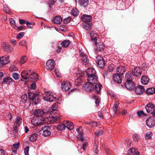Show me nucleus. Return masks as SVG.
I'll return each mask as SVG.
<instances>
[{"label": "nucleus", "mask_w": 155, "mask_h": 155, "mask_svg": "<svg viewBox=\"0 0 155 155\" xmlns=\"http://www.w3.org/2000/svg\"><path fill=\"white\" fill-rule=\"evenodd\" d=\"M113 79L114 82L120 83L122 81V78L120 74H115L113 76Z\"/></svg>", "instance_id": "obj_20"}, {"label": "nucleus", "mask_w": 155, "mask_h": 155, "mask_svg": "<svg viewBox=\"0 0 155 155\" xmlns=\"http://www.w3.org/2000/svg\"><path fill=\"white\" fill-rule=\"evenodd\" d=\"M55 62L53 60H49L46 63V68L48 70H52L55 66Z\"/></svg>", "instance_id": "obj_13"}, {"label": "nucleus", "mask_w": 155, "mask_h": 155, "mask_svg": "<svg viewBox=\"0 0 155 155\" xmlns=\"http://www.w3.org/2000/svg\"><path fill=\"white\" fill-rule=\"evenodd\" d=\"M46 113L45 112L41 109H38L35 110L34 112V114L37 117H40L41 118H46L48 119L47 117H45L46 116Z\"/></svg>", "instance_id": "obj_11"}, {"label": "nucleus", "mask_w": 155, "mask_h": 155, "mask_svg": "<svg viewBox=\"0 0 155 155\" xmlns=\"http://www.w3.org/2000/svg\"><path fill=\"white\" fill-rule=\"evenodd\" d=\"M43 97L45 100L50 102H54L57 99L56 94L50 91L46 92L43 94Z\"/></svg>", "instance_id": "obj_2"}, {"label": "nucleus", "mask_w": 155, "mask_h": 155, "mask_svg": "<svg viewBox=\"0 0 155 155\" xmlns=\"http://www.w3.org/2000/svg\"><path fill=\"white\" fill-rule=\"evenodd\" d=\"M89 0H78V2L79 4L84 7H87L88 5Z\"/></svg>", "instance_id": "obj_26"}, {"label": "nucleus", "mask_w": 155, "mask_h": 155, "mask_svg": "<svg viewBox=\"0 0 155 155\" xmlns=\"http://www.w3.org/2000/svg\"><path fill=\"white\" fill-rule=\"evenodd\" d=\"M81 19L82 21L87 22L91 21L92 17L90 15H84L81 17Z\"/></svg>", "instance_id": "obj_24"}, {"label": "nucleus", "mask_w": 155, "mask_h": 155, "mask_svg": "<svg viewBox=\"0 0 155 155\" xmlns=\"http://www.w3.org/2000/svg\"><path fill=\"white\" fill-rule=\"evenodd\" d=\"M21 98L22 99V101L24 102L26 101L27 100V96L26 94H24L21 96Z\"/></svg>", "instance_id": "obj_48"}, {"label": "nucleus", "mask_w": 155, "mask_h": 155, "mask_svg": "<svg viewBox=\"0 0 155 155\" xmlns=\"http://www.w3.org/2000/svg\"><path fill=\"white\" fill-rule=\"evenodd\" d=\"M71 17H68L65 18L63 20V22L65 24H68L71 21Z\"/></svg>", "instance_id": "obj_46"}, {"label": "nucleus", "mask_w": 155, "mask_h": 155, "mask_svg": "<svg viewBox=\"0 0 155 155\" xmlns=\"http://www.w3.org/2000/svg\"><path fill=\"white\" fill-rule=\"evenodd\" d=\"M52 109L54 110L52 112H51V114L49 115L50 118H51L52 120L53 121H55L56 120H58L60 119V117L59 116H57L55 115H52V113L53 112H55L54 110H55L58 107V106L56 103L54 104L52 107Z\"/></svg>", "instance_id": "obj_6"}, {"label": "nucleus", "mask_w": 155, "mask_h": 155, "mask_svg": "<svg viewBox=\"0 0 155 155\" xmlns=\"http://www.w3.org/2000/svg\"><path fill=\"white\" fill-rule=\"evenodd\" d=\"M145 108L147 113L152 114L155 117V105L150 103L147 104L145 106Z\"/></svg>", "instance_id": "obj_4"}, {"label": "nucleus", "mask_w": 155, "mask_h": 155, "mask_svg": "<svg viewBox=\"0 0 155 155\" xmlns=\"http://www.w3.org/2000/svg\"><path fill=\"white\" fill-rule=\"evenodd\" d=\"M89 125L92 127H95L97 126V124L95 122H89Z\"/></svg>", "instance_id": "obj_55"}, {"label": "nucleus", "mask_w": 155, "mask_h": 155, "mask_svg": "<svg viewBox=\"0 0 155 155\" xmlns=\"http://www.w3.org/2000/svg\"><path fill=\"white\" fill-rule=\"evenodd\" d=\"M2 49L4 51H6L8 53H11L13 51L12 48L7 42H3L2 44Z\"/></svg>", "instance_id": "obj_8"}, {"label": "nucleus", "mask_w": 155, "mask_h": 155, "mask_svg": "<svg viewBox=\"0 0 155 155\" xmlns=\"http://www.w3.org/2000/svg\"><path fill=\"white\" fill-rule=\"evenodd\" d=\"M19 145L20 143H18L16 144H14L13 145V148L17 149L19 148Z\"/></svg>", "instance_id": "obj_54"}, {"label": "nucleus", "mask_w": 155, "mask_h": 155, "mask_svg": "<svg viewBox=\"0 0 155 155\" xmlns=\"http://www.w3.org/2000/svg\"><path fill=\"white\" fill-rule=\"evenodd\" d=\"M12 78L9 77H7L5 78L3 80V82L5 84H8L12 81Z\"/></svg>", "instance_id": "obj_38"}, {"label": "nucleus", "mask_w": 155, "mask_h": 155, "mask_svg": "<svg viewBox=\"0 0 155 155\" xmlns=\"http://www.w3.org/2000/svg\"><path fill=\"white\" fill-rule=\"evenodd\" d=\"M65 128L70 130H73L74 128V124L72 122H70L68 121H65Z\"/></svg>", "instance_id": "obj_28"}, {"label": "nucleus", "mask_w": 155, "mask_h": 155, "mask_svg": "<svg viewBox=\"0 0 155 155\" xmlns=\"http://www.w3.org/2000/svg\"><path fill=\"white\" fill-rule=\"evenodd\" d=\"M71 84L69 81H64L61 85V89L63 91H67L70 90L71 87Z\"/></svg>", "instance_id": "obj_7"}, {"label": "nucleus", "mask_w": 155, "mask_h": 155, "mask_svg": "<svg viewBox=\"0 0 155 155\" xmlns=\"http://www.w3.org/2000/svg\"><path fill=\"white\" fill-rule=\"evenodd\" d=\"M24 35V33L23 32L18 33L17 35V38L20 39Z\"/></svg>", "instance_id": "obj_51"}, {"label": "nucleus", "mask_w": 155, "mask_h": 155, "mask_svg": "<svg viewBox=\"0 0 155 155\" xmlns=\"http://www.w3.org/2000/svg\"><path fill=\"white\" fill-rule=\"evenodd\" d=\"M128 155H140L138 150L135 148H131L127 151Z\"/></svg>", "instance_id": "obj_18"}, {"label": "nucleus", "mask_w": 155, "mask_h": 155, "mask_svg": "<svg viewBox=\"0 0 155 155\" xmlns=\"http://www.w3.org/2000/svg\"><path fill=\"white\" fill-rule=\"evenodd\" d=\"M27 60V57L25 56H23L21 58L20 62L21 64H23L26 62Z\"/></svg>", "instance_id": "obj_36"}, {"label": "nucleus", "mask_w": 155, "mask_h": 155, "mask_svg": "<svg viewBox=\"0 0 155 155\" xmlns=\"http://www.w3.org/2000/svg\"><path fill=\"white\" fill-rule=\"evenodd\" d=\"M137 114L139 117H141L142 116H145V114L142 111H138L137 113Z\"/></svg>", "instance_id": "obj_52"}, {"label": "nucleus", "mask_w": 155, "mask_h": 155, "mask_svg": "<svg viewBox=\"0 0 155 155\" xmlns=\"http://www.w3.org/2000/svg\"><path fill=\"white\" fill-rule=\"evenodd\" d=\"M70 44V41L68 40H65L62 41L61 43L62 46L64 48L68 47Z\"/></svg>", "instance_id": "obj_32"}, {"label": "nucleus", "mask_w": 155, "mask_h": 155, "mask_svg": "<svg viewBox=\"0 0 155 155\" xmlns=\"http://www.w3.org/2000/svg\"><path fill=\"white\" fill-rule=\"evenodd\" d=\"M117 71L119 72L120 74H122L126 71V68L123 66H120L117 68Z\"/></svg>", "instance_id": "obj_27"}, {"label": "nucleus", "mask_w": 155, "mask_h": 155, "mask_svg": "<svg viewBox=\"0 0 155 155\" xmlns=\"http://www.w3.org/2000/svg\"><path fill=\"white\" fill-rule=\"evenodd\" d=\"M124 86L129 90H131L134 87V83L132 81H127L125 83Z\"/></svg>", "instance_id": "obj_17"}, {"label": "nucleus", "mask_w": 155, "mask_h": 155, "mask_svg": "<svg viewBox=\"0 0 155 155\" xmlns=\"http://www.w3.org/2000/svg\"><path fill=\"white\" fill-rule=\"evenodd\" d=\"M149 81V79L148 76H143L141 80V83L144 85L147 84Z\"/></svg>", "instance_id": "obj_29"}, {"label": "nucleus", "mask_w": 155, "mask_h": 155, "mask_svg": "<svg viewBox=\"0 0 155 155\" xmlns=\"http://www.w3.org/2000/svg\"><path fill=\"white\" fill-rule=\"evenodd\" d=\"M46 118H41L40 117H36L34 118L31 120L32 124L35 126H37L42 124L44 121H46Z\"/></svg>", "instance_id": "obj_5"}, {"label": "nucleus", "mask_w": 155, "mask_h": 155, "mask_svg": "<svg viewBox=\"0 0 155 155\" xmlns=\"http://www.w3.org/2000/svg\"><path fill=\"white\" fill-rule=\"evenodd\" d=\"M3 10L6 13L9 14H10L11 13V12L10 11L8 7H7L6 6H4Z\"/></svg>", "instance_id": "obj_49"}, {"label": "nucleus", "mask_w": 155, "mask_h": 155, "mask_svg": "<svg viewBox=\"0 0 155 155\" xmlns=\"http://www.w3.org/2000/svg\"><path fill=\"white\" fill-rule=\"evenodd\" d=\"M22 118L20 117H17L15 120V123L18 126H19L22 122Z\"/></svg>", "instance_id": "obj_39"}, {"label": "nucleus", "mask_w": 155, "mask_h": 155, "mask_svg": "<svg viewBox=\"0 0 155 155\" xmlns=\"http://www.w3.org/2000/svg\"><path fill=\"white\" fill-rule=\"evenodd\" d=\"M71 13L73 16H76L78 15L79 12L77 10L76 8H75L71 10Z\"/></svg>", "instance_id": "obj_41"}, {"label": "nucleus", "mask_w": 155, "mask_h": 155, "mask_svg": "<svg viewBox=\"0 0 155 155\" xmlns=\"http://www.w3.org/2000/svg\"><path fill=\"white\" fill-rule=\"evenodd\" d=\"M24 153L25 155H28V152L29 150V147H26L24 149Z\"/></svg>", "instance_id": "obj_53"}, {"label": "nucleus", "mask_w": 155, "mask_h": 155, "mask_svg": "<svg viewBox=\"0 0 155 155\" xmlns=\"http://www.w3.org/2000/svg\"><path fill=\"white\" fill-rule=\"evenodd\" d=\"M96 61L98 66L101 68H103L105 66V63L103 58L101 56L98 55L96 57Z\"/></svg>", "instance_id": "obj_10"}, {"label": "nucleus", "mask_w": 155, "mask_h": 155, "mask_svg": "<svg viewBox=\"0 0 155 155\" xmlns=\"http://www.w3.org/2000/svg\"><path fill=\"white\" fill-rule=\"evenodd\" d=\"M10 69L11 71H16L17 69V68L14 65L11 66L10 68Z\"/></svg>", "instance_id": "obj_58"}, {"label": "nucleus", "mask_w": 155, "mask_h": 155, "mask_svg": "<svg viewBox=\"0 0 155 155\" xmlns=\"http://www.w3.org/2000/svg\"><path fill=\"white\" fill-rule=\"evenodd\" d=\"M10 21V22L11 24L13 25H14V24H15V20L12 18H11L9 20Z\"/></svg>", "instance_id": "obj_63"}, {"label": "nucleus", "mask_w": 155, "mask_h": 155, "mask_svg": "<svg viewBox=\"0 0 155 155\" xmlns=\"http://www.w3.org/2000/svg\"><path fill=\"white\" fill-rule=\"evenodd\" d=\"M11 43L14 46L16 45V41L14 39H12L10 41Z\"/></svg>", "instance_id": "obj_61"}, {"label": "nucleus", "mask_w": 155, "mask_h": 155, "mask_svg": "<svg viewBox=\"0 0 155 155\" xmlns=\"http://www.w3.org/2000/svg\"><path fill=\"white\" fill-rule=\"evenodd\" d=\"M93 98L94 99H95V103L97 105H98L99 102L98 98H97L96 95H93Z\"/></svg>", "instance_id": "obj_47"}, {"label": "nucleus", "mask_w": 155, "mask_h": 155, "mask_svg": "<svg viewBox=\"0 0 155 155\" xmlns=\"http://www.w3.org/2000/svg\"><path fill=\"white\" fill-rule=\"evenodd\" d=\"M36 83H33L31 85V88L32 89H35L36 88Z\"/></svg>", "instance_id": "obj_57"}, {"label": "nucleus", "mask_w": 155, "mask_h": 155, "mask_svg": "<svg viewBox=\"0 0 155 155\" xmlns=\"http://www.w3.org/2000/svg\"><path fill=\"white\" fill-rule=\"evenodd\" d=\"M142 72V68L138 67H136L133 69L132 74L136 77H140L141 76Z\"/></svg>", "instance_id": "obj_9"}, {"label": "nucleus", "mask_w": 155, "mask_h": 155, "mask_svg": "<svg viewBox=\"0 0 155 155\" xmlns=\"http://www.w3.org/2000/svg\"><path fill=\"white\" fill-rule=\"evenodd\" d=\"M132 76L131 74L128 72H127L125 75V78L126 80V81H132Z\"/></svg>", "instance_id": "obj_33"}, {"label": "nucleus", "mask_w": 155, "mask_h": 155, "mask_svg": "<svg viewBox=\"0 0 155 155\" xmlns=\"http://www.w3.org/2000/svg\"><path fill=\"white\" fill-rule=\"evenodd\" d=\"M9 57L7 55H5L0 58V64L5 65L10 62Z\"/></svg>", "instance_id": "obj_14"}, {"label": "nucleus", "mask_w": 155, "mask_h": 155, "mask_svg": "<svg viewBox=\"0 0 155 155\" xmlns=\"http://www.w3.org/2000/svg\"><path fill=\"white\" fill-rule=\"evenodd\" d=\"M103 131L101 130H98L96 132V134L97 136H100L102 134Z\"/></svg>", "instance_id": "obj_59"}, {"label": "nucleus", "mask_w": 155, "mask_h": 155, "mask_svg": "<svg viewBox=\"0 0 155 155\" xmlns=\"http://www.w3.org/2000/svg\"><path fill=\"white\" fill-rule=\"evenodd\" d=\"M146 93L149 95H150L154 93V88L151 87L147 89L146 91Z\"/></svg>", "instance_id": "obj_37"}, {"label": "nucleus", "mask_w": 155, "mask_h": 155, "mask_svg": "<svg viewBox=\"0 0 155 155\" xmlns=\"http://www.w3.org/2000/svg\"><path fill=\"white\" fill-rule=\"evenodd\" d=\"M87 146V143H84L82 145V148L84 150H85L86 149V147Z\"/></svg>", "instance_id": "obj_64"}, {"label": "nucleus", "mask_w": 155, "mask_h": 155, "mask_svg": "<svg viewBox=\"0 0 155 155\" xmlns=\"http://www.w3.org/2000/svg\"><path fill=\"white\" fill-rule=\"evenodd\" d=\"M82 61L84 64L86 65H89V60L87 59V57L86 56H84L81 59Z\"/></svg>", "instance_id": "obj_34"}, {"label": "nucleus", "mask_w": 155, "mask_h": 155, "mask_svg": "<svg viewBox=\"0 0 155 155\" xmlns=\"http://www.w3.org/2000/svg\"><path fill=\"white\" fill-rule=\"evenodd\" d=\"M51 134V132L46 129L44 131L42 135L45 137H47L50 135Z\"/></svg>", "instance_id": "obj_42"}, {"label": "nucleus", "mask_w": 155, "mask_h": 155, "mask_svg": "<svg viewBox=\"0 0 155 155\" xmlns=\"http://www.w3.org/2000/svg\"><path fill=\"white\" fill-rule=\"evenodd\" d=\"M109 74V72L108 71H104L103 73V74L104 77L105 78L107 77V76L108 74Z\"/></svg>", "instance_id": "obj_62"}, {"label": "nucleus", "mask_w": 155, "mask_h": 155, "mask_svg": "<svg viewBox=\"0 0 155 155\" xmlns=\"http://www.w3.org/2000/svg\"><path fill=\"white\" fill-rule=\"evenodd\" d=\"M52 20L56 24H60L62 21V18L60 16H56L52 18Z\"/></svg>", "instance_id": "obj_21"}, {"label": "nucleus", "mask_w": 155, "mask_h": 155, "mask_svg": "<svg viewBox=\"0 0 155 155\" xmlns=\"http://www.w3.org/2000/svg\"><path fill=\"white\" fill-rule=\"evenodd\" d=\"M29 73L27 71H24L22 72L21 74V77L22 79L24 80H29V77H28V75Z\"/></svg>", "instance_id": "obj_30"}, {"label": "nucleus", "mask_w": 155, "mask_h": 155, "mask_svg": "<svg viewBox=\"0 0 155 155\" xmlns=\"http://www.w3.org/2000/svg\"><path fill=\"white\" fill-rule=\"evenodd\" d=\"M19 74L17 73H13L12 74V77L15 80H18L19 78Z\"/></svg>", "instance_id": "obj_45"}, {"label": "nucleus", "mask_w": 155, "mask_h": 155, "mask_svg": "<svg viewBox=\"0 0 155 155\" xmlns=\"http://www.w3.org/2000/svg\"><path fill=\"white\" fill-rule=\"evenodd\" d=\"M152 135V133L151 132L149 131L147 132L146 134V138L147 139H149L151 138Z\"/></svg>", "instance_id": "obj_44"}, {"label": "nucleus", "mask_w": 155, "mask_h": 155, "mask_svg": "<svg viewBox=\"0 0 155 155\" xmlns=\"http://www.w3.org/2000/svg\"><path fill=\"white\" fill-rule=\"evenodd\" d=\"M90 35L92 40L94 41L96 47L97 51H101L104 48V45L101 42H99L98 43H97V35L94 34V32L91 33Z\"/></svg>", "instance_id": "obj_3"}, {"label": "nucleus", "mask_w": 155, "mask_h": 155, "mask_svg": "<svg viewBox=\"0 0 155 155\" xmlns=\"http://www.w3.org/2000/svg\"><path fill=\"white\" fill-rule=\"evenodd\" d=\"M77 131L79 134L78 136V138L81 141H83L84 138L82 135L84 134V133L82 130L81 127H79L78 129H77Z\"/></svg>", "instance_id": "obj_23"}, {"label": "nucleus", "mask_w": 155, "mask_h": 155, "mask_svg": "<svg viewBox=\"0 0 155 155\" xmlns=\"http://www.w3.org/2000/svg\"><path fill=\"white\" fill-rule=\"evenodd\" d=\"M87 79L88 82L95 84L98 81L97 77L96 75L91 76H87Z\"/></svg>", "instance_id": "obj_15"}, {"label": "nucleus", "mask_w": 155, "mask_h": 155, "mask_svg": "<svg viewBox=\"0 0 155 155\" xmlns=\"http://www.w3.org/2000/svg\"><path fill=\"white\" fill-rule=\"evenodd\" d=\"M26 43V41L25 40H23L22 41H20L19 43V45H25L26 46V45H25Z\"/></svg>", "instance_id": "obj_60"}, {"label": "nucleus", "mask_w": 155, "mask_h": 155, "mask_svg": "<svg viewBox=\"0 0 155 155\" xmlns=\"http://www.w3.org/2000/svg\"><path fill=\"white\" fill-rule=\"evenodd\" d=\"M86 74L87 76H91L96 75V71L92 68L87 69L85 71Z\"/></svg>", "instance_id": "obj_16"}, {"label": "nucleus", "mask_w": 155, "mask_h": 155, "mask_svg": "<svg viewBox=\"0 0 155 155\" xmlns=\"http://www.w3.org/2000/svg\"><path fill=\"white\" fill-rule=\"evenodd\" d=\"M84 87L87 91L91 92L94 90L95 93L99 94L100 93L102 85L100 84H95L87 82L84 84Z\"/></svg>", "instance_id": "obj_1"}, {"label": "nucleus", "mask_w": 155, "mask_h": 155, "mask_svg": "<svg viewBox=\"0 0 155 155\" xmlns=\"http://www.w3.org/2000/svg\"><path fill=\"white\" fill-rule=\"evenodd\" d=\"M133 138L135 141H138L140 139L139 135L136 134L133 135Z\"/></svg>", "instance_id": "obj_50"}, {"label": "nucleus", "mask_w": 155, "mask_h": 155, "mask_svg": "<svg viewBox=\"0 0 155 155\" xmlns=\"http://www.w3.org/2000/svg\"><path fill=\"white\" fill-rule=\"evenodd\" d=\"M65 122L63 124H59L57 127V128L59 130H63L65 129Z\"/></svg>", "instance_id": "obj_35"}, {"label": "nucleus", "mask_w": 155, "mask_h": 155, "mask_svg": "<svg viewBox=\"0 0 155 155\" xmlns=\"http://www.w3.org/2000/svg\"><path fill=\"white\" fill-rule=\"evenodd\" d=\"M146 123L149 127H152L155 125V120L153 117H150L146 120Z\"/></svg>", "instance_id": "obj_12"}, {"label": "nucleus", "mask_w": 155, "mask_h": 155, "mask_svg": "<svg viewBox=\"0 0 155 155\" xmlns=\"http://www.w3.org/2000/svg\"><path fill=\"white\" fill-rule=\"evenodd\" d=\"M91 25V23L86 24L84 25V28L85 30L87 31H89L92 28Z\"/></svg>", "instance_id": "obj_40"}, {"label": "nucleus", "mask_w": 155, "mask_h": 155, "mask_svg": "<svg viewBox=\"0 0 155 155\" xmlns=\"http://www.w3.org/2000/svg\"><path fill=\"white\" fill-rule=\"evenodd\" d=\"M38 134L37 133H34L31 135L29 140L30 141L34 142L36 140L38 137Z\"/></svg>", "instance_id": "obj_31"}, {"label": "nucleus", "mask_w": 155, "mask_h": 155, "mask_svg": "<svg viewBox=\"0 0 155 155\" xmlns=\"http://www.w3.org/2000/svg\"><path fill=\"white\" fill-rule=\"evenodd\" d=\"M145 89L143 86L139 85L137 87L135 90V91L137 94L140 95L144 91Z\"/></svg>", "instance_id": "obj_22"}, {"label": "nucleus", "mask_w": 155, "mask_h": 155, "mask_svg": "<svg viewBox=\"0 0 155 155\" xmlns=\"http://www.w3.org/2000/svg\"><path fill=\"white\" fill-rule=\"evenodd\" d=\"M54 73L58 77H60V75L58 71V69H56L54 70Z\"/></svg>", "instance_id": "obj_56"}, {"label": "nucleus", "mask_w": 155, "mask_h": 155, "mask_svg": "<svg viewBox=\"0 0 155 155\" xmlns=\"http://www.w3.org/2000/svg\"><path fill=\"white\" fill-rule=\"evenodd\" d=\"M119 104V103L118 102H116L115 104H114V106L113 107V111L114 112L115 114H116L117 112V109L118 106Z\"/></svg>", "instance_id": "obj_43"}, {"label": "nucleus", "mask_w": 155, "mask_h": 155, "mask_svg": "<svg viewBox=\"0 0 155 155\" xmlns=\"http://www.w3.org/2000/svg\"><path fill=\"white\" fill-rule=\"evenodd\" d=\"M28 97L31 100L34 101L36 99H37V100L39 102L40 100L38 97L36 96L34 93L29 92L28 93Z\"/></svg>", "instance_id": "obj_25"}, {"label": "nucleus", "mask_w": 155, "mask_h": 155, "mask_svg": "<svg viewBox=\"0 0 155 155\" xmlns=\"http://www.w3.org/2000/svg\"><path fill=\"white\" fill-rule=\"evenodd\" d=\"M38 76L35 73H32L29 77L28 81L35 82L38 79Z\"/></svg>", "instance_id": "obj_19"}]
</instances>
